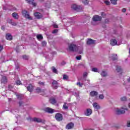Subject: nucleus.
Instances as JSON below:
<instances>
[{
  "label": "nucleus",
  "mask_w": 130,
  "mask_h": 130,
  "mask_svg": "<svg viewBox=\"0 0 130 130\" xmlns=\"http://www.w3.org/2000/svg\"><path fill=\"white\" fill-rule=\"evenodd\" d=\"M101 19H102V18L98 15H95L94 16L92 20L94 22H97L98 21H101Z\"/></svg>",
  "instance_id": "7"
},
{
  "label": "nucleus",
  "mask_w": 130,
  "mask_h": 130,
  "mask_svg": "<svg viewBox=\"0 0 130 130\" xmlns=\"http://www.w3.org/2000/svg\"><path fill=\"white\" fill-rule=\"evenodd\" d=\"M87 82L88 83H90V80H87Z\"/></svg>",
  "instance_id": "59"
},
{
  "label": "nucleus",
  "mask_w": 130,
  "mask_h": 130,
  "mask_svg": "<svg viewBox=\"0 0 130 130\" xmlns=\"http://www.w3.org/2000/svg\"><path fill=\"white\" fill-rule=\"evenodd\" d=\"M105 4H106V5H107V6L109 5L110 4V2H109V1H105Z\"/></svg>",
  "instance_id": "42"
},
{
  "label": "nucleus",
  "mask_w": 130,
  "mask_h": 130,
  "mask_svg": "<svg viewBox=\"0 0 130 130\" xmlns=\"http://www.w3.org/2000/svg\"><path fill=\"white\" fill-rule=\"evenodd\" d=\"M99 98L100 99H103L104 98V95L103 94H101L99 95Z\"/></svg>",
  "instance_id": "43"
},
{
  "label": "nucleus",
  "mask_w": 130,
  "mask_h": 130,
  "mask_svg": "<svg viewBox=\"0 0 130 130\" xmlns=\"http://www.w3.org/2000/svg\"><path fill=\"white\" fill-rule=\"evenodd\" d=\"M1 83L3 84H6L7 83V77L5 76H2L1 79Z\"/></svg>",
  "instance_id": "19"
},
{
  "label": "nucleus",
  "mask_w": 130,
  "mask_h": 130,
  "mask_svg": "<svg viewBox=\"0 0 130 130\" xmlns=\"http://www.w3.org/2000/svg\"><path fill=\"white\" fill-rule=\"evenodd\" d=\"M53 27H54V28H58V26L56 24H53Z\"/></svg>",
  "instance_id": "47"
},
{
  "label": "nucleus",
  "mask_w": 130,
  "mask_h": 130,
  "mask_svg": "<svg viewBox=\"0 0 130 130\" xmlns=\"http://www.w3.org/2000/svg\"><path fill=\"white\" fill-rule=\"evenodd\" d=\"M84 114L86 115V116H90V115L92 114V109H87L86 111L84 113Z\"/></svg>",
  "instance_id": "8"
},
{
  "label": "nucleus",
  "mask_w": 130,
  "mask_h": 130,
  "mask_svg": "<svg viewBox=\"0 0 130 130\" xmlns=\"http://www.w3.org/2000/svg\"><path fill=\"white\" fill-rule=\"evenodd\" d=\"M44 111H45V112H47L48 113H53V112H54L53 109L48 107L45 108Z\"/></svg>",
  "instance_id": "10"
},
{
  "label": "nucleus",
  "mask_w": 130,
  "mask_h": 130,
  "mask_svg": "<svg viewBox=\"0 0 130 130\" xmlns=\"http://www.w3.org/2000/svg\"><path fill=\"white\" fill-rule=\"evenodd\" d=\"M11 88H13V87L11 85H9V90H11Z\"/></svg>",
  "instance_id": "54"
},
{
  "label": "nucleus",
  "mask_w": 130,
  "mask_h": 130,
  "mask_svg": "<svg viewBox=\"0 0 130 130\" xmlns=\"http://www.w3.org/2000/svg\"><path fill=\"white\" fill-rule=\"evenodd\" d=\"M87 76H88V73H87V72L84 73L83 74V77L86 78V77H87Z\"/></svg>",
  "instance_id": "46"
},
{
  "label": "nucleus",
  "mask_w": 130,
  "mask_h": 130,
  "mask_svg": "<svg viewBox=\"0 0 130 130\" xmlns=\"http://www.w3.org/2000/svg\"><path fill=\"white\" fill-rule=\"evenodd\" d=\"M52 87L53 89H57V88H58V83H57V81L53 80Z\"/></svg>",
  "instance_id": "6"
},
{
  "label": "nucleus",
  "mask_w": 130,
  "mask_h": 130,
  "mask_svg": "<svg viewBox=\"0 0 130 130\" xmlns=\"http://www.w3.org/2000/svg\"><path fill=\"white\" fill-rule=\"evenodd\" d=\"M110 44H111L112 46L117 45V41H116L115 39H112L110 41Z\"/></svg>",
  "instance_id": "14"
},
{
  "label": "nucleus",
  "mask_w": 130,
  "mask_h": 130,
  "mask_svg": "<svg viewBox=\"0 0 130 130\" xmlns=\"http://www.w3.org/2000/svg\"><path fill=\"white\" fill-rule=\"evenodd\" d=\"M3 48H4V47H3V46L0 45V51L1 50H3Z\"/></svg>",
  "instance_id": "52"
},
{
  "label": "nucleus",
  "mask_w": 130,
  "mask_h": 130,
  "mask_svg": "<svg viewBox=\"0 0 130 130\" xmlns=\"http://www.w3.org/2000/svg\"><path fill=\"white\" fill-rule=\"evenodd\" d=\"M90 95L92 97H94V96H97V95H98V92L96 91H92L90 92Z\"/></svg>",
  "instance_id": "18"
},
{
  "label": "nucleus",
  "mask_w": 130,
  "mask_h": 130,
  "mask_svg": "<svg viewBox=\"0 0 130 130\" xmlns=\"http://www.w3.org/2000/svg\"><path fill=\"white\" fill-rule=\"evenodd\" d=\"M125 110H127V108H124V107H122L121 110H120L119 109H116L115 112L118 115L123 114V113H125Z\"/></svg>",
  "instance_id": "2"
},
{
  "label": "nucleus",
  "mask_w": 130,
  "mask_h": 130,
  "mask_svg": "<svg viewBox=\"0 0 130 130\" xmlns=\"http://www.w3.org/2000/svg\"><path fill=\"white\" fill-rule=\"evenodd\" d=\"M16 69L17 70H19V65H16Z\"/></svg>",
  "instance_id": "53"
},
{
  "label": "nucleus",
  "mask_w": 130,
  "mask_h": 130,
  "mask_svg": "<svg viewBox=\"0 0 130 130\" xmlns=\"http://www.w3.org/2000/svg\"><path fill=\"white\" fill-rule=\"evenodd\" d=\"M32 121H35L36 122H43L42 119L39 118H34L32 119Z\"/></svg>",
  "instance_id": "15"
},
{
  "label": "nucleus",
  "mask_w": 130,
  "mask_h": 130,
  "mask_svg": "<svg viewBox=\"0 0 130 130\" xmlns=\"http://www.w3.org/2000/svg\"><path fill=\"white\" fill-rule=\"evenodd\" d=\"M26 2L28 4L32 5L33 7H36L37 5L36 3H34V0H26Z\"/></svg>",
  "instance_id": "11"
},
{
  "label": "nucleus",
  "mask_w": 130,
  "mask_h": 130,
  "mask_svg": "<svg viewBox=\"0 0 130 130\" xmlns=\"http://www.w3.org/2000/svg\"><path fill=\"white\" fill-rule=\"evenodd\" d=\"M67 103H64L63 105V109H65V110H67V109H69V107H68L67 106Z\"/></svg>",
  "instance_id": "28"
},
{
  "label": "nucleus",
  "mask_w": 130,
  "mask_h": 130,
  "mask_svg": "<svg viewBox=\"0 0 130 130\" xmlns=\"http://www.w3.org/2000/svg\"><path fill=\"white\" fill-rule=\"evenodd\" d=\"M121 101H126V98L125 96L122 97L120 99Z\"/></svg>",
  "instance_id": "37"
},
{
  "label": "nucleus",
  "mask_w": 130,
  "mask_h": 130,
  "mask_svg": "<svg viewBox=\"0 0 130 130\" xmlns=\"http://www.w3.org/2000/svg\"><path fill=\"white\" fill-rule=\"evenodd\" d=\"M22 58H23V59H28V58H29L28 56L26 55H24L23 56H22Z\"/></svg>",
  "instance_id": "38"
},
{
  "label": "nucleus",
  "mask_w": 130,
  "mask_h": 130,
  "mask_svg": "<svg viewBox=\"0 0 130 130\" xmlns=\"http://www.w3.org/2000/svg\"><path fill=\"white\" fill-rule=\"evenodd\" d=\"M36 92H37V93H40V94H41V95H45V90H42L39 87L37 88Z\"/></svg>",
  "instance_id": "9"
},
{
  "label": "nucleus",
  "mask_w": 130,
  "mask_h": 130,
  "mask_svg": "<svg viewBox=\"0 0 130 130\" xmlns=\"http://www.w3.org/2000/svg\"><path fill=\"white\" fill-rule=\"evenodd\" d=\"M2 30H4L5 29V27H2Z\"/></svg>",
  "instance_id": "55"
},
{
  "label": "nucleus",
  "mask_w": 130,
  "mask_h": 130,
  "mask_svg": "<svg viewBox=\"0 0 130 130\" xmlns=\"http://www.w3.org/2000/svg\"><path fill=\"white\" fill-rule=\"evenodd\" d=\"M58 30L57 29H54L53 31H52L53 34H55V33H57Z\"/></svg>",
  "instance_id": "41"
},
{
  "label": "nucleus",
  "mask_w": 130,
  "mask_h": 130,
  "mask_svg": "<svg viewBox=\"0 0 130 130\" xmlns=\"http://www.w3.org/2000/svg\"><path fill=\"white\" fill-rule=\"evenodd\" d=\"M95 43V40H93L91 39H88L87 41V44L88 45L94 44Z\"/></svg>",
  "instance_id": "17"
},
{
  "label": "nucleus",
  "mask_w": 130,
  "mask_h": 130,
  "mask_svg": "<svg viewBox=\"0 0 130 130\" xmlns=\"http://www.w3.org/2000/svg\"><path fill=\"white\" fill-rule=\"evenodd\" d=\"M79 96V94H76V96L78 97Z\"/></svg>",
  "instance_id": "61"
},
{
  "label": "nucleus",
  "mask_w": 130,
  "mask_h": 130,
  "mask_svg": "<svg viewBox=\"0 0 130 130\" xmlns=\"http://www.w3.org/2000/svg\"><path fill=\"white\" fill-rule=\"evenodd\" d=\"M34 15L36 17V18H37V19H41V18H42V15L39 12H36L34 14Z\"/></svg>",
  "instance_id": "12"
},
{
  "label": "nucleus",
  "mask_w": 130,
  "mask_h": 130,
  "mask_svg": "<svg viewBox=\"0 0 130 130\" xmlns=\"http://www.w3.org/2000/svg\"><path fill=\"white\" fill-rule=\"evenodd\" d=\"M12 17L14 18V19H16V20H18L19 19V15H18V13H13L12 14Z\"/></svg>",
  "instance_id": "20"
},
{
  "label": "nucleus",
  "mask_w": 130,
  "mask_h": 130,
  "mask_svg": "<svg viewBox=\"0 0 130 130\" xmlns=\"http://www.w3.org/2000/svg\"><path fill=\"white\" fill-rule=\"evenodd\" d=\"M52 70L53 73H54V74H57V70H56V69H55V68L53 67L52 68Z\"/></svg>",
  "instance_id": "30"
},
{
  "label": "nucleus",
  "mask_w": 130,
  "mask_h": 130,
  "mask_svg": "<svg viewBox=\"0 0 130 130\" xmlns=\"http://www.w3.org/2000/svg\"><path fill=\"white\" fill-rule=\"evenodd\" d=\"M11 24L12 26H17V23L15 22H12V20H10Z\"/></svg>",
  "instance_id": "34"
},
{
  "label": "nucleus",
  "mask_w": 130,
  "mask_h": 130,
  "mask_svg": "<svg viewBox=\"0 0 130 130\" xmlns=\"http://www.w3.org/2000/svg\"><path fill=\"white\" fill-rule=\"evenodd\" d=\"M110 1L112 5H116L117 4V0H110Z\"/></svg>",
  "instance_id": "29"
},
{
  "label": "nucleus",
  "mask_w": 130,
  "mask_h": 130,
  "mask_svg": "<svg viewBox=\"0 0 130 130\" xmlns=\"http://www.w3.org/2000/svg\"><path fill=\"white\" fill-rule=\"evenodd\" d=\"M110 57L113 59V60H115V59H117V54H113Z\"/></svg>",
  "instance_id": "23"
},
{
  "label": "nucleus",
  "mask_w": 130,
  "mask_h": 130,
  "mask_svg": "<svg viewBox=\"0 0 130 130\" xmlns=\"http://www.w3.org/2000/svg\"><path fill=\"white\" fill-rule=\"evenodd\" d=\"M38 84H39V85H42L43 86L44 85V83L43 82H38Z\"/></svg>",
  "instance_id": "48"
},
{
  "label": "nucleus",
  "mask_w": 130,
  "mask_h": 130,
  "mask_svg": "<svg viewBox=\"0 0 130 130\" xmlns=\"http://www.w3.org/2000/svg\"><path fill=\"white\" fill-rule=\"evenodd\" d=\"M55 118L57 121H61L62 120V115L60 113H57L55 115Z\"/></svg>",
  "instance_id": "5"
},
{
  "label": "nucleus",
  "mask_w": 130,
  "mask_h": 130,
  "mask_svg": "<svg viewBox=\"0 0 130 130\" xmlns=\"http://www.w3.org/2000/svg\"><path fill=\"white\" fill-rule=\"evenodd\" d=\"M74 127V123H70L66 126V128L67 129H72Z\"/></svg>",
  "instance_id": "13"
},
{
  "label": "nucleus",
  "mask_w": 130,
  "mask_h": 130,
  "mask_svg": "<svg viewBox=\"0 0 130 130\" xmlns=\"http://www.w3.org/2000/svg\"><path fill=\"white\" fill-rule=\"evenodd\" d=\"M92 71L97 73L98 72V69L97 68H93L92 69Z\"/></svg>",
  "instance_id": "35"
},
{
  "label": "nucleus",
  "mask_w": 130,
  "mask_h": 130,
  "mask_svg": "<svg viewBox=\"0 0 130 130\" xmlns=\"http://www.w3.org/2000/svg\"><path fill=\"white\" fill-rule=\"evenodd\" d=\"M77 85H78V86H79V87L83 86V84L81 83V82H77Z\"/></svg>",
  "instance_id": "40"
},
{
  "label": "nucleus",
  "mask_w": 130,
  "mask_h": 130,
  "mask_svg": "<svg viewBox=\"0 0 130 130\" xmlns=\"http://www.w3.org/2000/svg\"><path fill=\"white\" fill-rule=\"evenodd\" d=\"M16 96L18 99H22V98L23 97V95L21 94H17Z\"/></svg>",
  "instance_id": "31"
},
{
  "label": "nucleus",
  "mask_w": 130,
  "mask_h": 130,
  "mask_svg": "<svg viewBox=\"0 0 130 130\" xmlns=\"http://www.w3.org/2000/svg\"><path fill=\"white\" fill-rule=\"evenodd\" d=\"M76 59H77V60H81V59H82V56H76Z\"/></svg>",
  "instance_id": "39"
},
{
  "label": "nucleus",
  "mask_w": 130,
  "mask_h": 130,
  "mask_svg": "<svg viewBox=\"0 0 130 130\" xmlns=\"http://www.w3.org/2000/svg\"><path fill=\"white\" fill-rule=\"evenodd\" d=\"M16 85H22V83L21 82V81L17 80L16 81Z\"/></svg>",
  "instance_id": "36"
},
{
  "label": "nucleus",
  "mask_w": 130,
  "mask_h": 130,
  "mask_svg": "<svg viewBox=\"0 0 130 130\" xmlns=\"http://www.w3.org/2000/svg\"><path fill=\"white\" fill-rule=\"evenodd\" d=\"M42 45H43V46H46V42H42Z\"/></svg>",
  "instance_id": "45"
},
{
  "label": "nucleus",
  "mask_w": 130,
  "mask_h": 130,
  "mask_svg": "<svg viewBox=\"0 0 130 130\" xmlns=\"http://www.w3.org/2000/svg\"><path fill=\"white\" fill-rule=\"evenodd\" d=\"M101 15L103 16V17H105V13L102 12Z\"/></svg>",
  "instance_id": "51"
},
{
  "label": "nucleus",
  "mask_w": 130,
  "mask_h": 130,
  "mask_svg": "<svg viewBox=\"0 0 130 130\" xmlns=\"http://www.w3.org/2000/svg\"><path fill=\"white\" fill-rule=\"evenodd\" d=\"M68 48L70 51H73V52L78 51V47L76 45H70L68 47Z\"/></svg>",
  "instance_id": "1"
},
{
  "label": "nucleus",
  "mask_w": 130,
  "mask_h": 130,
  "mask_svg": "<svg viewBox=\"0 0 130 130\" xmlns=\"http://www.w3.org/2000/svg\"><path fill=\"white\" fill-rule=\"evenodd\" d=\"M126 11V10L125 9V8H123L122 10V12L123 13H125V12Z\"/></svg>",
  "instance_id": "49"
},
{
  "label": "nucleus",
  "mask_w": 130,
  "mask_h": 130,
  "mask_svg": "<svg viewBox=\"0 0 130 130\" xmlns=\"http://www.w3.org/2000/svg\"><path fill=\"white\" fill-rule=\"evenodd\" d=\"M22 15L23 17H25L26 19H28V20H32V17L30 16L29 13L27 11L23 10L22 11Z\"/></svg>",
  "instance_id": "3"
},
{
  "label": "nucleus",
  "mask_w": 130,
  "mask_h": 130,
  "mask_svg": "<svg viewBox=\"0 0 130 130\" xmlns=\"http://www.w3.org/2000/svg\"><path fill=\"white\" fill-rule=\"evenodd\" d=\"M63 79L64 81H67L69 79V76L68 75H63Z\"/></svg>",
  "instance_id": "33"
},
{
  "label": "nucleus",
  "mask_w": 130,
  "mask_h": 130,
  "mask_svg": "<svg viewBox=\"0 0 130 130\" xmlns=\"http://www.w3.org/2000/svg\"><path fill=\"white\" fill-rule=\"evenodd\" d=\"M101 75L102 77H106V76H107V72L106 71H103L101 73Z\"/></svg>",
  "instance_id": "26"
},
{
  "label": "nucleus",
  "mask_w": 130,
  "mask_h": 130,
  "mask_svg": "<svg viewBox=\"0 0 130 130\" xmlns=\"http://www.w3.org/2000/svg\"><path fill=\"white\" fill-rule=\"evenodd\" d=\"M79 53H80V54H81V53H83V52L82 51L80 52Z\"/></svg>",
  "instance_id": "57"
},
{
  "label": "nucleus",
  "mask_w": 130,
  "mask_h": 130,
  "mask_svg": "<svg viewBox=\"0 0 130 130\" xmlns=\"http://www.w3.org/2000/svg\"><path fill=\"white\" fill-rule=\"evenodd\" d=\"M72 9L74 10L75 11H77L78 12H80L83 8L80 6H78L76 4H73L71 6Z\"/></svg>",
  "instance_id": "4"
},
{
  "label": "nucleus",
  "mask_w": 130,
  "mask_h": 130,
  "mask_svg": "<svg viewBox=\"0 0 130 130\" xmlns=\"http://www.w3.org/2000/svg\"><path fill=\"white\" fill-rule=\"evenodd\" d=\"M27 89L29 92H31L33 91V86H32L31 84H29Z\"/></svg>",
  "instance_id": "25"
},
{
  "label": "nucleus",
  "mask_w": 130,
  "mask_h": 130,
  "mask_svg": "<svg viewBox=\"0 0 130 130\" xmlns=\"http://www.w3.org/2000/svg\"><path fill=\"white\" fill-rule=\"evenodd\" d=\"M37 38L38 40H42L43 39V37L41 35H38L37 36Z\"/></svg>",
  "instance_id": "27"
},
{
  "label": "nucleus",
  "mask_w": 130,
  "mask_h": 130,
  "mask_svg": "<svg viewBox=\"0 0 130 130\" xmlns=\"http://www.w3.org/2000/svg\"><path fill=\"white\" fill-rule=\"evenodd\" d=\"M116 70L118 73H122V69H121V67H120V66H117Z\"/></svg>",
  "instance_id": "22"
},
{
  "label": "nucleus",
  "mask_w": 130,
  "mask_h": 130,
  "mask_svg": "<svg viewBox=\"0 0 130 130\" xmlns=\"http://www.w3.org/2000/svg\"><path fill=\"white\" fill-rule=\"evenodd\" d=\"M128 106L130 108V103L128 105Z\"/></svg>",
  "instance_id": "58"
},
{
  "label": "nucleus",
  "mask_w": 130,
  "mask_h": 130,
  "mask_svg": "<svg viewBox=\"0 0 130 130\" xmlns=\"http://www.w3.org/2000/svg\"><path fill=\"white\" fill-rule=\"evenodd\" d=\"M127 127H130V121L127 122Z\"/></svg>",
  "instance_id": "44"
},
{
  "label": "nucleus",
  "mask_w": 130,
  "mask_h": 130,
  "mask_svg": "<svg viewBox=\"0 0 130 130\" xmlns=\"http://www.w3.org/2000/svg\"><path fill=\"white\" fill-rule=\"evenodd\" d=\"M6 39H7V40H12V35H11V34H7L6 35Z\"/></svg>",
  "instance_id": "24"
},
{
  "label": "nucleus",
  "mask_w": 130,
  "mask_h": 130,
  "mask_svg": "<svg viewBox=\"0 0 130 130\" xmlns=\"http://www.w3.org/2000/svg\"><path fill=\"white\" fill-rule=\"evenodd\" d=\"M16 52H19V50H16Z\"/></svg>",
  "instance_id": "60"
},
{
  "label": "nucleus",
  "mask_w": 130,
  "mask_h": 130,
  "mask_svg": "<svg viewBox=\"0 0 130 130\" xmlns=\"http://www.w3.org/2000/svg\"><path fill=\"white\" fill-rule=\"evenodd\" d=\"M50 103H51V104H55V103H56V101L54 98H51L50 99Z\"/></svg>",
  "instance_id": "21"
},
{
  "label": "nucleus",
  "mask_w": 130,
  "mask_h": 130,
  "mask_svg": "<svg viewBox=\"0 0 130 130\" xmlns=\"http://www.w3.org/2000/svg\"><path fill=\"white\" fill-rule=\"evenodd\" d=\"M128 82H130V77L129 78V79H128Z\"/></svg>",
  "instance_id": "56"
},
{
  "label": "nucleus",
  "mask_w": 130,
  "mask_h": 130,
  "mask_svg": "<svg viewBox=\"0 0 130 130\" xmlns=\"http://www.w3.org/2000/svg\"><path fill=\"white\" fill-rule=\"evenodd\" d=\"M93 107H94V109H100V106L97 103H93Z\"/></svg>",
  "instance_id": "16"
},
{
  "label": "nucleus",
  "mask_w": 130,
  "mask_h": 130,
  "mask_svg": "<svg viewBox=\"0 0 130 130\" xmlns=\"http://www.w3.org/2000/svg\"><path fill=\"white\" fill-rule=\"evenodd\" d=\"M23 102H19V106H22Z\"/></svg>",
  "instance_id": "50"
},
{
  "label": "nucleus",
  "mask_w": 130,
  "mask_h": 130,
  "mask_svg": "<svg viewBox=\"0 0 130 130\" xmlns=\"http://www.w3.org/2000/svg\"><path fill=\"white\" fill-rule=\"evenodd\" d=\"M82 2L84 5H88L89 4V1L87 0H82Z\"/></svg>",
  "instance_id": "32"
}]
</instances>
